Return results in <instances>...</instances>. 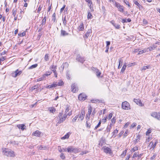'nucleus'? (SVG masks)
Here are the masks:
<instances>
[{
    "label": "nucleus",
    "instance_id": "f257e3e1",
    "mask_svg": "<svg viewBox=\"0 0 160 160\" xmlns=\"http://www.w3.org/2000/svg\"><path fill=\"white\" fill-rule=\"evenodd\" d=\"M67 117V116L66 115V114H63V111L59 112L57 118L58 121L57 123V125L61 123H62L65 121Z\"/></svg>",
    "mask_w": 160,
    "mask_h": 160
},
{
    "label": "nucleus",
    "instance_id": "f03ea898",
    "mask_svg": "<svg viewBox=\"0 0 160 160\" xmlns=\"http://www.w3.org/2000/svg\"><path fill=\"white\" fill-rule=\"evenodd\" d=\"M3 154L8 157H13L15 156L14 152L8 148H4L3 150Z\"/></svg>",
    "mask_w": 160,
    "mask_h": 160
},
{
    "label": "nucleus",
    "instance_id": "7ed1b4c3",
    "mask_svg": "<svg viewBox=\"0 0 160 160\" xmlns=\"http://www.w3.org/2000/svg\"><path fill=\"white\" fill-rule=\"evenodd\" d=\"M67 150L68 152L76 153L80 152V150L79 149L74 148L72 146H70L68 147L67 148Z\"/></svg>",
    "mask_w": 160,
    "mask_h": 160
},
{
    "label": "nucleus",
    "instance_id": "20e7f679",
    "mask_svg": "<svg viewBox=\"0 0 160 160\" xmlns=\"http://www.w3.org/2000/svg\"><path fill=\"white\" fill-rule=\"evenodd\" d=\"M122 108L125 110H130L131 109L129 103L127 101L123 102L122 104Z\"/></svg>",
    "mask_w": 160,
    "mask_h": 160
},
{
    "label": "nucleus",
    "instance_id": "39448f33",
    "mask_svg": "<svg viewBox=\"0 0 160 160\" xmlns=\"http://www.w3.org/2000/svg\"><path fill=\"white\" fill-rule=\"evenodd\" d=\"M115 6L118 8L119 11L122 12H124V9L123 6H121L119 3L116 2H115Z\"/></svg>",
    "mask_w": 160,
    "mask_h": 160
},
{
    "label": "nucleus",
    "instance_id": "423d86ee",
    "mask_svg": "<svg viewBox=\"0 0 160 160\" xmlns=\"http://www.w3.org/2000/svg\"><path fill=\"white\" fill-rule=\"evenodd\" d=\"M22 72V71H19L18 69H17L12 73V76L13 77L15 78L18 76L20 75Z\"/></svg>",
    "mask_w": 160,
    "mask_h": 160
},
{
    "label": "nucleus",
    "instance_id": "0eeeda50",
    "mask_svg": "<svg viewBox=\"0 0 160 160\" xmlns=\"http://www.w3.org/2000/svg\"><path fill=\"white\" fill-rule=\"evenodd\" d=\"M151 116L154 118H156L158 120H160V113L155 112L151 114Z\"/></svg>",
    "mask_w": 160,
    "mask_h": 160
},
{
    "label": "nucleus",
    "instance_id": "6e6552de",
    "mask_svg": "<svg viewBox=\"0 0 160 160\" xmlns=\"http://www.w3.org/2000/svg\"><path fill=\"white\" fill-rule=\"evenodd\" d=\"M72 91L73 92H75L78 91V88L76 84L73 83L71 86Z\"/></svg>",
    "mask_w": 160,
    "mask_h": 160
},
{
    "label": "nucleus",
    "instance_id": "1a4fd4ad",
    "mask_svg": "<svg viewBox=\"0 0 160 160\" xmlns=\"http://www.w3.org/2000/svg\"><path fill=\"white\" fill-rule=\"evenodd\" d=\"M86 2L88 3V5L91 10V11H94L92 5V0H85Z\"/></svg>",
    "mask_w": 160,
    "mask_h": 160
},
{
    "label": "nucleus",
    "instance_id": "9d476101",
    "mask_svg": "<svg viewBox=\"0 0 160 160\" xmlns=\"http://www.w3.org/2000/svg\"><path fill=\"white\" fill-rule=\"evenodd\" d=\"M69 108L70 106L68 105L66 106V107L65 110V113L64 114H66V115L68 116H71L72 114V111H71L69 112L68 113V112L69 111Z\"/></svg>",
    "mask_w": 160,
    "mask_h": 160
},
{
    "label": "nucleus",
    "instance_id": "9b49d317",
    "mask_svg": "<svg viewBox=\"0 0 160 160\" xmlns=\"http://www.w3.org/2000/svg\"><path fill=\"white\" fill-rule=\"evenodd\" d=\"M92 69L96 73V74L97 77H99L101 74V72H99V70L97 68L92 67Z\"/></svg>",
    "mask_w": 160,
    "mask_h": 160
},
{
    "label": "nucleus",
    "instance_id": "f8f14e48",
    "mask_svg": "<svg viewBox=\"0 0 160 160\" xmlns=\"http://www.w3.org/2000/svg\"><path fill=\"white\" fill-rule=\"evenodd\" d=\"M32 135L35 136L40 137L41 135H42L43 134L42 132L38 130H37L33 132Z\"/></svg>",
    "mask_w": 160,
    "mask_h": 160
},
{
    "label": "nucleus",
    "instance_id": "ddd939ff",
    "mask_svg": "<svg viewBox=\"0 0 160 160\" xmlns=\"http://www.w3.org/2000/svg\"><path fill=\"white\" fill-rule=\"evenodd\" d=\"M104 152L106 153L110 154L112 153V150L106 146H104L103 147Z\"/></svg>",
    "mask_w": 160,
    "mask_h": 160
},
{
    "label": "nucleus",
    "instance_id": "4468645a",
    "mask_svg": "<svg viewBox=\"0 0 160 160\" xmlns=\"http://www.w3.org/2000/svg\"><path fill=\"white\" fill-rule=\"evenodd\" d=\"M77 60L78 62H80L82 63L85 60L84 58L83 57H82L80 55L78 54L77 56Z\"/></svg>",
    "mask_w": 160,
    "mask_h": 160
},
{
    "label": "nucleus",
    "instance_id": "2eb2a0df",
    "mask_svg": "<svg viewBox=\"0 0 160 160\" xmlns=\"http://www.w3.org/2000/svg\"><path fill=\"white\" fill-rule=\"evenodd\" d=\"M86 98V95L83 94H80L78 96V99L81 101L85 100Z\"/></svg>",
    "mask_w": 160,
    "mask_h": 160
},
{
    "label": "nucleus",
    "instance_id": "dca6fc26",
    "mask_svg": "<svg viewBox=\"0 0 160 160\" xmlns=\"http://www.w3.org/2000/svg\"><path fill=\"white\" fill-rule=\"evenodd\" d=\"M85 113V112L84 111H82L81 112L80 114V116H79V118L80 119L81 121L83 120L84 117Z\"/></svg>",
    "mask_w": 160,
    "mask_h": 160
},
{
    "label": "nucleus",
    "instance_id": "f3484780",
    "mask_svg": "<svg viewBox=\"0 0 160 160\" xmlns=\"http://www.w3.org/2000/svg\"><path fill=\"white\" fill-rule=\"evenodd\" d=\"M17 127L19 129H21L22 131L26 129V127L24 124H19L17 126Z\"/></svg>",
    "mask_w": 160,
    "mask_h": 160
},
{
    "label": "nucleus",
    "instance_id": "a211bd4d",
    "mask_svg": "<svg viewBox=\"0 0 160 160\" xmlns=\"http://www.w3.org/2000/svg\"><path fill=\"white\" fill-rule=\"evenodd\" d=\"M92 32L91 29H89L88 31H87L86 33L85 34V35L84 36V38H87L90 35V34Z\"/></svg>",
    "mask_w": 160,
    "mask_h": 160
},
{
    "label": "nucleus",
    "instance_id": "6ab92c4d",
    "mask_svg": "<svg viewBox=\"0 0 160 160\" xmlns=\"http://www.w3.org/2000/svg\"><path fill=\"white\" fill-rule=\"evenodd\" d=\"M78 29L79 31H83L84 30V26L82 22L80 24Z\"/></svg>",
    "mask_w": 160,
    "mask_h": 160
},
{
    "label": "nucleus",
    "instance_id": "aec40b11",
    "mask_svg": "<svg viewBox=\"0 0 160 160\" xmlns=\"http://www.w3.org/2000/svg\"><path fill=\"white\" fill-rule=\"evenodd\" d=\"M57 83H55V82H54L53 83V84H52L51 85H48L46 87V88H55L57 87V85L56 84Z\"/></svg>",
    "mask_w": 160,
    "mask_h": 160
},
{
    "label": "nucleus",
    "instance_id": "412c9836",
    "mask_svg": "<svg viewBox=\"0 0 160 160\" xmlns=\"http://www.w3.org/2000/svg\"><path fill=\"white\" fill-rule=\"evenodd\" d=\"M105 143V139L103 138H102L99 142V145L100 146H102Z\"/></svg>",
    "mask_w": 160,
    "mask_h": 160
},
{
    "label": "nucleus",
    "instance_id": "4be33fe9",
    "mask_svg": "<svg viewBox=\"0 0 160 160\" xmlns=\"http://www.w3.org/2000/svg\"><path fill=\"white\" fill-rule=\"evenodd\" d=\"M134 3L137 6L138 8L140 9H142L143 8L142 6L140 5L138 1H134Z\"/></svg>",
    "mask_w": 160,
    "mask_h": 160
},
{
    "label": "nucleus",
    "instance_id": "5701e85b",
    "mask_svg": "<svg viewBox=\"0 0 160 160\" xmlns=\"http://www.w3.org/2000/svg\"><path fill=\"white\" fill-rule=\"evenodd\" d=\"M61 35L62 36H64L68 35V33L67 32L65 31L62 29L61 31Z\"/></svg>",
    "mask_w": 160,
    "mask_h": 160
},
{
    "label": "nucleus",
    "instance_id": "b1692460",
    "mask_svg": "<svg viewBox=\"0 0 160 160\" xmlns=\"http://www.w3.org/2000/svg\"><path fill=\"white\" fill-rule=\"evenodd\" d=\"M157 46L155 44H153L152 46L148 47V49L149 51H150L153 50Z\"/></svg>",
    "mask_w": 160,
    "mask_h": 160
},
{
    "label": "nucleus",
    "instance_id": "393cba45",
    "mask_svg": "<svg viewBox=\"0 0 160 160\" xmlns=\"http://www.w3.org/2000/svg\"><path fill=\"white\" fill-rule=\"evenodd\" d=\"M55 83H56V84L57 85V87L58 86H62L63 84V82L61 80H59V81L58 82H54Z\"/></svg>",
    "mask_w": 160,
    "mask_h": 160
},
{
    "label": "nucleus",
    "instance_id": "a878e982",
    "mask_svg": "<svg viewBox=\"0 0 160 160\" xmlns=\"http://www.w3.org/2000/svg\"><path fill=\"white\" fill-rule=\"evenodd\" d=\"M48 109L52 113H54L56 111V109L54 107H49Z\"/></svg>",
    "mask_w": 160,
    "mask_h": 160
},
{
    "label": "nucleus",
    "instance_id": "bb28decb",
    "mask_svg": "<svg viewBox=\"0 0 160 160\" xmlns=\"http://www.w3.org/2000/svg\"><path fill=\"white\" fill-rule=\"evenodd\" d=\"M92 108L91 106H90L88 108V113L89 115H91L92 111Z\"/></svg>",
    "mask_w": 160,
    "mask_h": 160
},
{
    "label": "nucleus",
    "instance_id": "cd10ccee",
    "mask_svg": "<svg viewBox=\"0 0 160 160\" xmlns=\"http://www.w3.org/2000/svg\"><path fill=\"white\" fill-rule=\"evenodd\" d=\"M78 115H76L72 119V122H75L77 120V119L78 118Z\"/></svg>",
    "mask_w": 160,
    "mask_h": 160
},
{
    "label": "nucleus",
    "instance_id": "c85d7f7f",
    "mask_svg": "<svg viewBox=\"0 0 160 160\" xmlns=\"http://www.w3.org/2000/svg\"><path fill=\"white\" fill-rule=\"evenodd\" d=\"M127 67V63L126 62L124 63L122 69L121 70V72H123L126 69V68Z\"/></svg>",
    "mask_w": 160,
    "mask_h": 160
},
{
    "label": "nucleus",
    "instance_id": "c756f323",
    "mask_svg": "<svg viewBox=\"0 0 160 160\" xmlns=\"http://www.w3.org/2000/svg\"><path fill=\"white\" fill-rule=\"evenodd\" d=\"M127 149H126L124 151H123L122 154L120 155L121 158H123L124 157H125L127 153Z\"/></svg>",
    "mask_w": 160,
    "mask_h": 160
},
{
    "label": "nucleus",
    "instance_id": "7c9ffc66",
    "mask_svg": "<svg viewBox=\"0 0 160 160\" xmlns=\"http://www.w3.org/2000/svg\"><path fill=\"white\" fill-rule=\"evenodd\" d=\"M38 65L37 64H35L32 65H31V66L29 67L28 68V69H32L35 68L37 67Z\"/></svg>",
    "mask_w": 160,
    "mask_h": 160
},
{
    "label": "nucleus",
    "instance_id": "2f4dec72",
    "mask_svg": "<svg viewBox=\"0 0 160 160\" xmlns=\"http://www.w3.org/2000/svg\"><path fill=\"white\" fill-rule=\"evenodd\" d=\"M91 102L92 103H96L97 102H99L100 100L98 99H92L91 100Z\"/></svg>",
    "mask_w": 160,
    "mask_h": 160
},
{
    "label": "nucleus",
    "instance_id": "473e14b6",
    "mask_svg": "<svg viewBox=\"0 0 160 160\" xmlns=\"http://www.w3.org/2000/svg\"><path fill=\"white\" fill-rule=\"evenodd\" d=\"M45 78H46L45 76L44 75H43L42 77L38 78L37 79V81H38V82L40 81L43 80H45Z\"/></svg>",
    "mask_w": 160,
    "mask_h": 160
},
{
    "label": "nucleus",
    "instance_id": "72a5a7b5",
    "mask_svg": "<svg viewBox=\"0 0 160 160\" xmlns=\"http://www.w3.org/2000/svg\"><path fill=\"white\" fill-rule=\"evenodd\" d=\"M17 12V10L16 8H13L12 10V15L13 16H16V14Z\"/></svg>",
    "mask_w": 160,
    "mask_h": 160
},
{
    "label": "nucleus",
    "instance_id": "f704fd0d",
    "mask_svg": "<svg viewBox=\"0 0 160 160\" xmlns=\"http://www.w3.org/2000/svg\"><path fill=\"white\" fill-rule=\"evenodd\" d=\"M93 18V16L92 14L89 11L87 15V18L88 19H92Z\"/></svg>",
    "mask_w": 160,
    "mask_h": 160
},
{
    "label": "nucleus",
    "instance_id": "c9c22d12",
    "mask_svg": "<svg viewBox=\"0 0 160 160\" xmlns=\"http://www.w3.org/2000/svg\"><path fill=\"white\" fill-rule=\"evenodd\" d=\"M52 20L54 22H55L56 21V14L55 13H53L52 16Z\"/></svg>",
    "mask_w": 160,
    "mask_h": 160
},
{
    "label": "nucleus",
    "instance_id": "e433bc0d",
    "mask_svg": "<svg viewBox=\"0 0 160 160\" xmlns=\"http://www.w3.org/2000/svg\"><path fill=\"white\" fill-rule=\"evenodd\" d=\"M138 149V147L137 146H135L133 148H132L131 150V151L132 152H135L136 151H137Z\"/></svg>",
    "mask_w": 160,
    "mask_h": 160
},
{
    "label": "nucleus",
    "instance_id": "4c0bfd02",
    "mask_svg": "<svg viewBox=\"0 0 160 160\" xmlns=\"http://www.w3.org/2000/svg\"><path fill=\"white\" fill-rule=\"evenodd\" d=\"M69 137V134L68 133H67L66 135H65L64 136L62 137L61 138V139H66L68 138Z\"/></svg>",
    "mask_w": 160,
    "mask_h": 160
},
{
    "label": "nucleus",
    "instance_id": "58836bf2",
    "mask_svg": "<svg viewBox=\"0 0 160 160\" xmlns=\"http://www.w3.org/2000/svg\"><path fill=\"white\" fill-rule=\"evenodd\" d=\"M49 56L48 54H46L44 57V59L46 61H48L49 59Z\"/></svg>",
    "mask_w": 160,
    "mask_h": 160
},
{
    "label": "nucleus",
    "instance_id": "ea45409f",
    "mask_svg": "<svg viewBox=\"0 0 160 160\" xmlns=\"http://www.w3.org/2000/svg\"><path fill=\"white\" fill-rule=\"evenodd\" d=\"M150 65H148L147 66H144L142 68V70H146L150 68Z\"/></svg>",
    "mask_w": 160,
    "mask_h": 160
},
{
    "label": "nucleus",
    "instance_id": "a19ab883",
    "mask_svg": "<svg viewBox=\"0 0 160 160\" xmlns=\"http://www.w3.org/2000/svg\"><path fill=\"white\" fill-rule=\"evenodd\" d=\"M26 31H24L23 32L20 33L18 35L20 37H23L26 34Z\"/></svg>",
    "mask_w": 160,
    "mask_h": 160
},
{
    "label": "nucleus",
    "instance_id": "79ce46f5",
    "mask_svg": "<svg viewBox=\"0 0 160 160\" xmlns=\"http://www.w3.org/2000/svg\"><path fill=\"white\" fill-rule=\"evenodd\" d=\"M134 101L135 102L137 103V104H138V103H142L139 100L137 99H134Z\"/></svg>",
    "mask_w": 160,
    "mask_h": 160
},
{
    "label": "nucleus",
    "instance_id": "37998d69",
    "mask_svg": "<svg viewBox=\"0 0 160 160\" xmlns=\"http://www.w3.org/2000/svg\"><path fill=\"white\" fill-rule=\"evenodd\" d=\"M101 124V121L100 120L99 122L98 123V125L95 127L94 128V130H96L97 129V128H98L100 126Z\"/></svg>",
    "mask_w": 160,
    "mask_h": 160
},
{
    "label": "nucleus",
    "instance_id": "c03bdc74",
    "mask_svg": "<svg viewBox=\"0 0 160 160\" xmlns=\"http://www.w3.org/2000/svg\"><path fill=\"white\" fill-rule=\"evenodd\" d=\"M47 148V147L46 146H40L39 147V149H40V150H42V149H44V150H45Z\"/></svg>",
    "mask_w": 160,
    "mask_h": 160
},
{
    "label": "nucleus",
    "instance_id": "a18cd8bd",
    "mask_svg": "<svg viewBox=\"0 0 160 160\" xmlns=\"http://www.w3.org/2000/svg\"><path fill=\"white\" fill-rule=\"evenodd\" d=\"M158 143V140H156L155 142V143L154 144H153V145L152 146V148H153V149H154L155 148V147L156 146L157 144Z\"/></svg>",
    "mask_w": 160,
    "mask_h": 160
},
{
    "label": "nucleus",
    "instance_id": "49530a36",
    "mask_svg": "<svg viewBox=\"0 0 160 160\" xmlns=\"http://www.w3.org/2000/svg\"><path fill=\"white\" fill-rule=\"evenodd\" d=\"M68 66V64L67 62H65L63 63L61 66V67L63 69L65 67H67Z\"/></svg>",
    "mask_w": 160,
    "mask_h": 160
},
{
    "label": "nucleus",
    "instance_id": "de8ad7c7",
    "mask_svg": "<svg viewBox=\"0 0 160 160\" xmlns=\"http://www.w3.org/2000/svg\"><path fill=\"white\" fill-rule=\"evenodd\" d=\"M138 152H135L132 156V158H135L138 157Z\"/></svg>",
    "mask_w": 160,
    "mask_h": 160
},
{
    "label": "nucleus",
    "instance_id": "09e8293b",
    "mask_svg": "<svg viewBox=\"0 0 160 160\" xmlns=\"http://www.w3.org/2000/svg\"><path fill=\"white\" fill-rule=\"evenodd\" d=\"M63 23L64 25H66L67 24V20L65 17L64 19L62 18Z\"/></svg>",
    "mask_w": 160,
    "mask_h": 160
},
{
    "label": "nucleus",
    "instance_id": "8fccbe9b",
    "mask_svg": "<svg viewBox=\"0 0 160 160\" xmlns=\"http://www.w3.org/2000/svg\"><path fill=\"white\" fill-rule=\"evenodd\" d=\"M46 22H44L43 21H42L41 24L39 25L40 27H42L44 28V25H45L46 24Z\"/></svg>",
    "mask_w": 160,
    "mask_h": 160
},
{
    "label": "nucleus",
    "instance_id": "3c124183",
    "mask_svg": "<svg viewBox=\"0 0 160 160\" xmlns=\"http://www.w3.org/2000/svg\"><path fill=\"white\" fill-rule=\"evenodd\" d=\"M60 158L63 160L65 159V156L64 155V154L63 153H62L60 155Z\"/></svg>",
    "mask_w": 160,
    "mask_h": 160
},
{
    "label": "nucleus",
    "instance_id": "603ef678",
    "mask_svg": "<svg viewBox=\"0 0 160 160\" xmlns=\"http://www.w3.org/2000/svg\"><path fill=\"white\" fill-rule=\"evenodd\" d=\"M90 115H89L88 114H86V118L87 121L89 120L90 119Z\"/></svg>",
    "mask_w": 160,
    "mask_h": 160
},
{
    "label": "nucleus",
    "instance_id": "864d4df0",
    "mask_svg": "<svg viewBox=\"0 0 160 160\" xmlns=\"http://www.w3.org/2000/svg\"><path fill=\"white\" fill-rule=\"evenodd\" d=\"M118 130H117V129H116L113 132H112V134H113V136H114L116 134H117L118 133Z\"/></svg>",
    "mask_w": 160,
    "mask_h": 160
},
{
    "label": "nucleus",
    "instance_id": "5fc2aeb1",
    "mask_svg": "<svg viewBox=\"0 0 160 160\" xmlns=\"http://www.w3.org/2000/svg\"><path fill=\"white\" fill-rule=\"evenodd\" d=\"M52 73L51 72H48L45 73L43 75H44L45 76H48L50 75Z\"/></svg>",
    "mask_w": 160,
    "mask_h": 160
},
{
    "label": "nucleus",
    "instance_id": "6e6d98bb",
    "mask_svg": "<svg viewBox=\"0 0 160 160\" xmlns=\"http://www.w3.org/2000/svg\"><path fill=\"white\" fill-rule=\"evenodd\" d=\"M124 2L126 5L128 6V7H130V5L129 4V3L128 1L126 0H124Z\"/></svg>",
    "mask_w": 160,
    "mask_h": 160
},
{
    "label": "nucleus",
    "instance_id": "4d7b16f0",
    "mask_svg": "<svg viewBox=\"0 0 160 160\" xmlns=\"http://www.w3.org/2000/svg\"><path fill=\"white\" fill-rule=\"evenodd\" d=\"M88 152V151H82L80 153V155H83L84 154H85L87 153Z\"/></svg>",
    "mask_w": 160,
    "mask_h": 160
},
{
    "label": "nucleus",
    "instance_id": "13d9d810",
    "mask_svg": "<svg viewBox=\"0 0 160 160\" xmlns=\"http://www.w3.org/2000/svg\"><path fill=\"white\" fill-rule=\"evenodd\" d=\"M116 28L119 29L120 28V25L118 24H116L114 26Z\"/></svg>",
    "mask_w": 160,
    "mask_h": 160
},
{
    "label": "nucleus",
    "instance_id": "bf43d9fd",
    "mask_svg": "<svg viewBox=\"0 0 160 160\" xmlns=\"http://www.w3.org/2000/svg\"><path fill=\"white\" fill-rule=\"evenodd\" d=\"M111 128H110V127L108 126L106 129L107 132L109 133L110 131V130L111 129Z\"/></svg>",
    "mask_w": 160,
    "mask_h": 160
},
{
    "label": "nucleus",
    "instance_id": "052dcab7",
    "mask_svg": "<svg viewBox=\"0 0 160 160\" xmlns=\"http://www.w3.org/2000/svg\"><path fill=\"white\" fill-rule=\"evenodd\" d=\"M142 50V51L143 52V53H145V52H148L149 51V50H148V48H144Z\"/></svg>",
    "mask_w": 160,
    "mask_h": 160
},
{
    "label": "nucleus",
    "instance_id": "680f3d73",
    "mask_svg": "<svg viewBox=\"0 0 160 160\" xmlns=\"http://www.w3.org/2000/svg\"><path fill=\"white\" fill-rule=\"evenodd\" d=\"M156 156V155L155 154H154L153 156L150 158V160H154Z\"/></svg>",
    "mask_w": 160,
    "mask_h": 160
},
{
    "label": "nucleus",
    "instance_id": "e2e57ef3",
    "mask_svg": "<svg viewBox=\"0 0 160 160\" xmlns=\"http://www.w3.org/2000/svg\"><path fill=\"white\" fill-rule=\"evenodd\" d=\"M40 86L39 84H37L33 86L34 89H37Z\"/></svg>",
    "mask_w": 160,
    "mask_h": 160
},
{
    "label": "nucleus",
    "instance_id": "0e129e2a",
    "mask_svg": "<svg viewBox=\"0 0 160 160\" xmlns=\"http://www.w3.org/2000/svg\"><path fill=\"white\" fill-rule=\"evenodd\" d=\"M106 47H109V46L110 44V41H107L106 42Z\"/></svg>",
    "mask_w": 160,
    "mask_h": 160
},
{
    "label": "nucleus",
    "instance_id": "69168bd1",
    "mask_svg": "<svg viewBox=\"0 0 160 160\" xmlns=\"http://www.w3.org/2000/svg\"><path fill=\"white\" fill-rule=\"evenodd\" d=\"M107 118V117H106L104 118L102 120V122H103L104 123H105L106 122Z\"/></svg>",
    "mask_w": 160,
    "mask_h": 160
},
{
    "label": "nucleus",
    "instance_id": "338daca9",
    "mask_svg": "<svg viewBox=\"0 0 160 160\" xmlns=\"http://www.w3.org/2000/svg\"><path fill=\"white\" fill-rule=\"evenodd\" d=\"M129 132L127 130L126 131L125 133L124 134L123 136L124 137H125L127 136V134Z\"/></svg>",
    "mask_w": 160,
    "mask_h": 160
},
{
    "label": "nucleus",
    "instance_id": "774afa93",
    "mask_svg": "<svg viewBox=\"0 0 160 160\" xmlns=\"http://www.w3.org/2000/svg\"><path fill=\"white\" fill-rule=\"evenodd\" d=\"M151 132V130H148L146 132V135H148L149 134H150Z\"/></svg>",
    "mask_w": 160,
    "mask_h": 160
}]
</instances>
